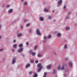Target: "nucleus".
<instances>
[{"mask_svg":"<svg viewBox=\"0 0 77 77\" xmlns=\"http://www.w3.org/2000/svg\"><path fill=\"white\" fill-rule=\"evenodd\" d=\"M51 35H49L48 36V38L50 39V38H51Z\"/></svg>","mask_w":77,"mask_h":77,"instance_id":"nucleus-24","label":"nucleus"},{"mask_svg":"<svg viewBox=\"0 0 77 77\" xmlns=\"http://www.w3.org/2000/svg\"><path fill=\"white\" fill-rule=\"evenodd\" d=\"M36 34L38 35H39V36H41V33L40 32L39 29L36 30Z\"/></svg>","mask_w":77,"mask_h":77,"instance_id":"nucleus-2","label":"nucleus"},{"mask_svg":"<svg viewBox=\"0 0 77 77\" xmlns=\"http://www.w3.org/2000/svg\"><path fill=\"white\" fill-rule=\"evenodd\" d=\"M46 75H47V73L46 72H45L43 77H46Z\"/></svg>","mask_w":77,"mask_h":77,"instance_id":"nucleus-20","label":"nucleus"},{"mask_svg":"<svg viewBox=\"0 0 77 77\" xmlns=\"http://www.w3.org/2000/svg\"><path fill=\"white\" fill-rule=\"evenodd\" d=\"M64 66H67V64H65L64 65Z\"/></svg>","mask_w":77,"mask_h":77,"instance_id":"nucleus-43","label":"nucleus"},{"mask_svg":"<svg viewBox=\"0 0 77 77\" xmlns=\"http://www.w3.org/2000/svg\"><path fill=\"white\" fill-rule=\"evenodd\" d=\"M23 44H22V43L18 45L19 47L20 48H21V47H23Z\"/></svg>","mask_w":77,"mask_h":77,"instance_id":"nucleus-15","label":"nucleus"},{"mask_svg":"<svg viewBox=\"0 0 77 77\" xmlns=\"http://www.w3.org/2000/svg\"><path fill=\"white\" fill-rule=\"evenodd\" d=\"M54 55H56V53L54 52Z\"/></svg>","mask_w":77,"mask_h":77,"instance_id":"nucleus-48","label":"nucleus"},{"mask_svg":"<svg viewBox=\"0 0 77 77\" xmlns=\"http://www.w3.org/2000/svg\"><path fill=\"white\" fill-rule=\"evenodd\" d=\"M22 2H23L24 1V0H22Z\"/></svg>","mask_w":77,"mask_h":77,"instance_id":"nucleus-57","label":"nucleus"},{"mask_svg":"<svg viewBox=\"0 0 77 77\" xmlns=\"http://www.w3.org/2000/svg\"><path fill=\"white\" fill-rule=\"evenodd\" d=\"M63 9H66V5H64L63 7Z\"/></svg>","mask_w":77,"mask_h":77,"instance_id":"nucleus-37","label":"nucleus"},{"mask_svg":"<svg viewBox=\"0 0 77 77\" xmlns=\"http://www.w3.org/2000/svg\"><path fill=\"white\" fill-rule=\"evenodd\" d=\"M61 69H62V70L64 69V66H63L61 68Z\"/></svg>","mask_w":77,"mask_h":77,"instance_id":"nucleus-30","label":"nucleus"},{"mask_svg":"<svg viewBox=\"0 0 77 77\" xmlns=\"http://www.w3.org/2000/svg\"><path fill=\"white\" fill-rule=\"evenodd\" d=\"M29 32H30V33H32V30L31 29H30L29 30Z\"/></svg>","mask_w":77,"mask_h":77,"instance_id":"nucleus-32","label":"nucleus"},{"mask_svg":"<svg viewBox=\"0 0 77 77\" xmlns=\"http://www.w3.org/2000/svg\"><path fill=\"white\" fill-rule=\"evenodd\" d=\"M9 7V5H7V6H6V8H8Z\"/></svg>","mask_w":77,"mask_h":77,"instance_id":"nucleus-42","label":"nucleus"},{"mask_svg":"<svg viewBox=\"0 0 77 77\" xmlns=\"http://www.w3.org/2000/svg\"><path fill=\"white\" fill-rule=\"evenodd\" d=\"M55 77H57V76H56Z\"/></svg>","mask_w":77,"mask_h":77,"instance_id":"nucleus-60","label":"nucleus"},{"mask_svg":"<svg viewBox=\"0 0 77 77\" xmlns=\"http://www.w3.org/2000/svg\"><path fill=\"white\" fill-rule=\"evenodd\" d=\"M56 21V20H54V22H55Z\"/></svg>","mask_w":77,"mask_h":77,"instance_id":"nucleus-53","label":"nucleus"},{"mask_svg":"<svg viewBox=\"0 0 77 77\" xmlns=\"http://www.w3.org/2000/svg\"><path fill=\"white\" fill-rule=\"evenodd\" d=\"M23 26L21 27V29H23Z\"/></svg>","mask_w":77,"mask_h":77,"instance_id":"nucleus-55","label":"nucleus"},{"mask_svg":"<svg viewBox=\"0 0 77 77\" xmlns=\"http://www.w3.org/2000/svg\"><path fill=\"white\" fill-rule=\"evenodd\" d=\"M14 58H15V57H14Z\"/></svg>","mask_w":77,"mask_h":77,"instance_id":"nucleus-58","label":"nucleus"},{"mask_svg":"<svg viewBox=\"0 0 77 77\" xmlns=\"http://www.w3.org/2000/svg\"><path fill=\"white\" fill-rule=\"evenodd\" d=\"M22 51H23V48L21 47L18 49L17 52L18 53H21Z\"/></svg>","mask_w":77,"mask_h":77,"instance_id":"nucleus-3","label":"nucleus"},{"mask_svg":"<svg viewBox=\"0 0 77 77\" xmlns=\"http://www.w3.org/2000/svg\"><path fill=\"white\" fill-rule=\"evenodd\" d=\"M53 13H54V10L53 11Z\"/></svg>","mask_w":77,"mask_h":77,"instance_id":"nucleus-54","label":"nucleus"},{"mask_svg":"<svg viewBox=\"0 0 77 77\" xmlns=\"http://www.w3.org/2000/svg\"><path fill=\"white\" fill-rule=\"evenodd\" d=\"M27 4V2H25L24 3V5H26Z\"/></svg>","mask_w":77,"mask_h":77,"instance_id":"nucleus-36","label":"nucleus"},{"mask_svg":"<svg viewBox=\"0 0 77 77\" xmlns=\"http://www.w3.org/2000/svg\"><path fill=\"white\" fill-rule=\"evenodd\" d=\"M44 11L45 12H48V9L46 8H44Z\"/></svg>","mask_w":77,"mask_h":77,"instance_id":"nucleus-19","label":"nucleus"},{"mask_svg":"<svg viewBox=\"0 0 77 77\" xmlns=\"http://www.w3.org/2000/svg\"><path fill=\"white\" fill-rule=\"evenodd\" d=\"M37 66L38 68V71H40L41 69H42V66H41V64L38 63V64Z\"/></svg>","mask_w":77,"mask_h":77,"instance_id":"nucleus-1","label":"nucleus"},{"mask_svg":"<svg viewBox=\"0 0 77 77\" xmlns=\"http://www.w3.org/2000/svg\"><path fill=\"white\" fill-rule=\"evenodd\" d=\"M43 39L45 40H47V37H46V36H44L43 37Z\"/></svg>","mask_w":77,"mask_h":77,"instance_id":"nucleus-25","label":"nucleus"},{"mask_svg":"<svg viewBox=\"0 0 77 77\" xmlns=\"http://www.w3.org/2000/svg\"><path fill=\"white\" fill-rule=\"evenodd\" d=\"M35 62V63H38V60H36Z\"/></svg>","mask_w":77,"mask_h":77,"instance_id":"nucleus-33","label":"nucleus"},{"mask_svg":"<svg viewBox=\"0 0 77 77\" xmlns=\"http://www.w3.org/2000/svg\"><path fill=\"white\" fill-rule=\"evenodd\" d=\"M22 36H23V34L21 33H19L17 35V38H20V37H21Z\"/></svg>","mask_w":77,"mask_h":77,"instance_id":"nucleus-8","label":"nucleus"},{"mask_svg":"<svg viewBox=\"0 0 77 77\" xmlns=\"http://www.w3.org/2000/svg\"><path fill=\"white\" fill-rule=\"evenodd\" d=\"M3 50V49H0V52L2 51Z\"/></svg>","mask_w":77,"mask_h":77,"instance_id":"nucleus-40","label":"nucleus"},{"mask_svg":"<svg viewBox=\"0 0 77 77\" xmlns=\"http://www.w3.org/2000/svg\"><path fill=\"white\" fill-rule=\"evenodd\" d=\"M12 24H14V22H13L12 23Z\"/></svg>","mask_w":77,"mask_h":77,"instance_id":"nucleus-50","label":"nucleus"},{"mask_svg":"<svg viewBox=\"0 0 77 77\" xmlns=\"http://www.w3.org/2000/svg\"><path fill=\"white\" fill-rule=\"evenodd\" d=\"M65 71L66 72H67L68 71V68H66L65 69Z\"/></svg>","mask_w":77,"mask_h":77,"instance_id":"nucleus-28","label":"nucleus"},{"mask_svg":"<svg viewBox=\"0 0 77 77\" xmlns=\"http://www.w3.org/2000/svg\"><path fill=\"white\" fill-rule=\"evenodd\" d=\"M56 73V69H53V71L52 72V74L54 75V74H55Z\"/></svg>","mask_w":77,"mask_h":77,"instance_id":"nucleus-9","label":"nucleus"},{"mask_svg":"<svg viewBox=\"0 0 77 77\" xmlns=\"http://www.w3.org/2000/svg\"><path fill=\"white\" fill-rule=\"evenodd\" d=\"M57 69H58V70H59V69H61V68H60V66H58V67Z\"/></svg>","mask_w":77,"mask_h":77,"instance_id":"nucleus-27","label":"nucleus"},{"mask_svg":"<svg viewBox=\"0 0 77 77\" xmlns=\"http://www.w3.org/2000/svg\"><path fill=\"white\" fill-rule=\"evenodd\" d=\"M26 45H29V42H26Z\"/></svg>","mask_w":77,"mask_h":77,"instance_id":"nucleus-38","label":"nucleus"},{"mask_svg":"<svg viewBox=\"0 0 77 77\" xmlns=\"http://www.w3.org/2000/svg\"><path fill=\"white\" fill-rule=\"evenodd\" d=\"M15 42H16V40H14L13 41V42H14V43H15Z\"/></svg>","mask_w":77,"mask_h":77,"instance_id":"nucleus-44","label":"nucleus"},{"mask_svg":"<svg viewBox=\"0 0 77 77\" xmlns=\"http://www.w3.org/2000/svg\"><path fill=\"white\" fill-rule=\"evenodd\" d=\"M34 75L33 77H38V75H37V74L36 73V72H34Z\"/></svg>","mask_w":77,"mask_h":77,"instance_id":"nucleus-12","label":"nucleus"},{"mask_svg":"<svg viewBox=\"0 0 77 77\" xmlns=\"http://www.w3.org/2000/svg\"><path fill=\"white\" fill-rule=\"evenodd\" d=\"M13 12V10L12 9H10L8 11V13H9L10 14H11V13H12Z\"/></svg>","mask_w":77,"mask_h":77,"instance_id":"nucleus-6","label":"nucleus"},{"mask_svg":"<svg viewBox=\"0 0 77 77\" xmlns=\"http://www.w3.org/2000/svg\"><path fill=\"white\" fill-rule=\"evenodd\" d=\"M45 42V40H43V42Z\"/></svg>","mask_w":77,"mask_h":77,"instance_id":"nucleus-52","label":"nucleus"},{"mask_svg":"<svg viewBox=\"0 0 77 77\" xmlns=\"http://www.w3.org/2000/svg\"><path fill=\"white\" fill-rule=\"evenodd\" d=\"M13 47L14 48H17V45L16 44H14L13 45Z\"/></svg>","mask_w":77,"mask_h":77,"instance_id":"nucleus-14","label":"nucleus"},{"mask_svg":"<svg viewBox=\"0 0 77 77\" xmlns=\"http://www.w3.org/2000/svg\"><path fill=\"white\" fill-rule=\"evenodd\" d=\"M5 6V4H3V5H2V7H4Z\"/></svg>","mask_w":77,"mask_h":77,"instance_id":"nucleus-45","label":"nucleus"},{"mask_svg":"<svg viewBox=\"0 0 77 77\" xmlns=\"http://www.w3.org/2000/svg\"><path fill=\"white\" fill-rule=\"evenodd\" d=\"M2 38V36L0 35V39Z\"/></svg>","mask_w":77,"mask_h":77,"instance_id":"nucleus-51","label":"nucleus"},{"mask_svg":"<svg viewBox=\"0 0 77 77\" xmlns=\"http://www.w3.org/2000/svg\"><path fill=\"white\" fill-rule=\"evenodd\" d=\"M24 21H25V22H26V20H24Z\"/></svg>","mask_w":77,"mask_h":77,"instance_id":"nucleus-56","label":"nucleus"},{"mask_svg":"<svg viewBox=\"0 0 77 77\" xmlns=\"http://www.w3.org/2000/svg\"><path fill=\"white\" fill-rule=\"evenodd\" d=\"M32 73L33 72L30 71L29 72V75H31V74H32Z\"/></svg>","mask_w":77,"mask_h":77,"instance_id":"nucleus-26","label":"nucleus"},{"mask_svg":"<svg viewBox=\"0 0 77 77\" xmlns=\"http://www.w3.org/2000/svg\"><path fill=\"white\" fill-rule=\"evenodd\" d=\"M51 65L50 64L48 65L47 66V68L48 69H50L51 68Z\"/></svg>","mask_w":77,"mask_h":77,"instance_id":"nucleus-10","label":"nucleus"},{"mask_svg":"<svg viewBox=\"0 0 77 77\" xmlns=\"http://www.w3.org/2000/svg\"><path fill=\"white\" fill-rule=\"evenodd\" d=\"M11 51H12V52H14L15 50H14V49H11Z\"/></svg>","mask_w":77,"mask_h":77,"instance_id":"nucleus-35","label":"nucleus"},{"mask_svg":"<svg viewBox=\"0 0 77 77\" xmlns=\"http://www.w3.org/2000/svg\"><path fill=\"white\" fill-rule=\"evenodd\" d=\"M30 62L31 63H33V60H31L30 61Z\"/></svg>","mask_w":77,"mask_h":77,"instance_id":"nucleus-39","label":"nucleus"},{"mask_svg":"<svg viewBox=\"0 0 77 77\" xmlns=\"http://www.w3.org/2000/svg\"><path fill=\"white\" fill-rule=\"evenodd\" d=\"M22 56L23 57H24V56L25 55L24 54H22Z\"/></svg>","mask_w":77,"mask_h":77,"instance_id":"nucleus-47","label":"nucleus"},{"mask_svg":"<svg viewBox=\"0 0 77 77\" xmlns=\"http://www.w3.org/2000/svg\"><path fill=\"white\" fill-rule=\"evenodd\" d=\"M37 56L38 57H42V55H41L40 54H38L37 55Z\"/></svg>","mask_w":77,"mask_h":77,"instance_id":"nucleus-21","label":"nucleus"},{"mask_svg":"<svg viewBox=\"0 0 77 77\" xmlns=\"http://www.w3.org/2000/svg\"><path fill=\"white\" fill-rule=\"evenodd\" d=\"M38 48V46L37 45H36L35 46H34V50H36V49Z\"/></svg>","mask_w":77,"mask_h":77,"instance_id":"nucleus-18","label":"nucleus"},{"mask_svg":"<svg viewBox=\"0 0 77 77\" xmlns=\"http://www.w3.org/2000/svg\"><path fill=\"white\" fill-rule=\"evenodd\" d=\"M57 37H60L61 36V34L60 32H58L57 34Z\"/></svg>","mask_w":77,"mask_h":77,"instance_id":"nucleus-13","label":"nucleus"},{"mask_svg":"<svg viewBox=\"0 0 77 77\" xmlns=\"http://www.w3.org/2000/svg\"><path fill=\"white\" fill-rule=\"evenodd\" d=\"M29 53H31V55L33 56L36 54V53L35 52H32V50L29 51Z\"/></svg>","mask_w":77,"mask_h":77,"instance_id":"nucleus-4","label":"nucleus"},{"mask_svg":"<svg viewBox=\"0 0 77 77\" xmlns=\"http://www.w3.org/2000/svg\"><path fill=\"white\" fill-rule=\"evenodd\" d=\"M56 0V1H57V0Z\"/></svg>","mask_w":77,"mask_h":77,"instance_id":"nucleus-59","label":"nucleus"},{"mask_svg":"<svg viewBox=\"0 0 77 77\" xmlns=\"http://www.w3.org/2000/svg\"><path fill=\"white\" fill-rule=\"evenodd\" d=\"M66 20H68V19H69V17L68 16H67L66 17Z\"/></svg>","mask_w":77,"mask_h":77,"instance_id":"nucleus-31","label":"nucleus"},{"mask_svg":"<svg viewBox=\"0 0 77 77\" xmlns=\"http://www.w3.org/2000/svg\"><path fill=\"white\" fill-rule=\"evenodd\" d=\"M64 75L65 77V76H66V75L65 74H64Z\"/></svg>","mask_w":77,"mask_h":77,"instance_id":"nucleus-49","label":"nucleus"},{"mask_svg":"<svg viewBox=\"0 0 77 77\" xmlns=\"http://www.w3.org/2000/svg\"><path fill=\"white\" fill-rule=\"evenodd\" d=\"M39 20H40V21H43L44 20V18H43V17H39Z\"/></svg>","mask_w":77,"mask_h":77,"instance_id":"nucleus-16","label":"nucleus"},{"mask_svg":"<svg viewBox=\"0 0 77 77\" xmlns=\"http://www.w3.org/2000/svg\"><path fill=\"white\" fill-rule=\"evenodd\" d=\"M70 29V28L69 27H66V29L67 30H69Z\"/></svg>","mask_w":77,"mask_h":77,"instance_id":"nucleus-23","label":"nucleus"},{"mask_svg":"<svg viewBox=\"0 0 77 77\" xmlns=\"http://www.w3.org/2000/svg\"><path fill=\"white\" fill-rule=\"evenodd\" d=\"M52 17H51L50 16H49V17H48V18L49 19H51V18Z\"/></svg>","mask_w":77,"mask_h":77,"instance_id":"nucleus-34","label":"nucleus"},{"mask_svg":"<svg viewBox=\"0 0 77 77\" xmlns=\"http://www.w3.org/2000/svg\"><path fill=\"white\" fill-rule=\"evenodd\" d=\"M68 63L70 67H72V62L70 61Z\"/></svg>","mask_w":77,"mask_h":77,"instance_id":"nucleus-7","label":"nucleus"},{"mask_svg":"<svg viewBox=\"0 0 77 77\" xmlns=\"http://www.w3.org/2000/svg\"><path fill=\"white\" fill-rule=\"evenodd\" d=\"M30 66V64L28 63L27 64L26 66V68H29Z\"/></svg>","mask_w":77,"mask_h":77,"instance_id":"nucleus-17","label":"nucleus"},{"mask_svg":"<svg viewBox=\"0 0 77 77\" xmlns=\"http://www.w3.org/2000/svg\"><path fill=\"white\" fill-rule=\"evenodd\" d=\"M71 14V12H69V14H68V15H70Z\"/></svg>","mask_w":77,"mask_h":77,"instance_id":"nucleus-46","label":"nucleus"},{"mask_svg":"<svg viewBox=\"0 0 77 77\" xmlns=\"http://www.w3.org/2000/svg\"><path fill=\"white\" fill-rule=\"evenodd\" d=\"M67 48V45H66L65 44L64 45V49H66Z\"/></svg>","mask_w":77,"mask_h":77,"instance_id":"nucleus-22","label":"nucleus"},{"mask_svg":"<svg viewBox=\"0 0 77 77\" xmlns=\"http://www.w3.org/2000/svg\"><path fill=\"white\" fill-rule=\"evenodd\" d=\"M62 3V0H59L57 2V5H60Z\"/></svg>","mask_w":77,"mask_h":77,"instance_id":"nucleus-5","label":"nucleus"},{"mask_svg":"<svg viewBox=\"0 0 77 77\" xmlns=\"http://www.w3.org/2000/svg\"><path fill=\"white\" fill-rule=\"evenodd\" d=\"M30 24L29 23H27L26 24V26L27 27H29V26H30Z\"/></svg>","mask_w":77,"mask_h":77,"instance_id":"nucleus-29","label":"nucleus"},{"mask_svg":"<svg viewBox=\"0 0 77 77\" xmlns=\"http://www.w3.org/2000/svg\"><path fill=\"white\" fill-rule=\"evenodd\" d=\"M16 59L15 58H13L12 61V64H14L15 63L16 61Z\"/></svg>","mask_w":77,"mask_h":77,"instance_id":"nucleus-11","label":"nucleus"},{"mask_svg":"<svg viewBox=\"0 0 77 77\" xmlns=\"http://www.w3.org/2000/svg\"><path fill=\"white\" fill-rule=\"evenodd\" d=\"M54 33L55 34L57 33V31H55L54 32Z\"/></svg>","mask_w":77,"mask_h":77,"instance_id":"nucleus-41","label":"nucleus"}]
</instances>
